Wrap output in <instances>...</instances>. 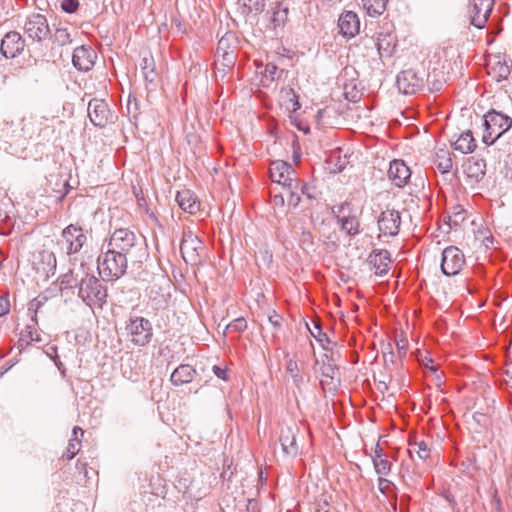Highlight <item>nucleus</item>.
<instances>
[{
	"instance_id": "25",
	"label": "nucleus",
	"mask_w": 512,
	"mask_h": 512,
	"mask_svg": "<svg viewBox=\"0 0 512 512\" xmlns=\"http://www.w3.org/2000/svg\"><path fill=\"white\" fill-rule=\"evenodd\" d=\"M281 108L292 117V114L300 109L299 97L296 92L290 88H282L279 96Z\"/></svg>"
},
{
	"instance_id": "1",
	"label": "nucleus",
	"mask_w": 512,
	"mask_h": 512,
	"mask_svg": "<svg viewBox=\"0 0 512 512\" xmlns=\"http://www.w3.org/2000/svg\"><path fill=\"white\" fill-rule=\"evenodd\" d=\"M108 248L131 260H138L144 254L143 242L126 228L116 229L111 234Z\"/></svg>"
},
{
	"instance_id": "24",
	"label": "nucleus",
	"mask_w": 512,
	"mask_h": 512,
	"mask_svg": "<svg viewBox=\"0 0 512 512\" xmlns=\"http://www.w3.org/2000/svg\"><path fill=\"white\" fill-rule=\"evenodd\" d=\"M368 263L371 266V269L374 270L375 275L382 276L383 274H386L391 263L388 251L379 250L372 252L369 255Z\"/></svg>"
},
{
	"instance_id": "53",
	"label": "nucleus",
	"mask_w": 512,
	"mask_h": 512,
	"mask_svg": "<svg viewBox=\"0 0 512 512\" xmlns=\"http://www.w3.org/2000/svg\"><path fill=\"white\" fill-rule=\"evenodd\" d=\"M376 455H382V448L380 447V445L377 443L373 449V455L372 456H376Z\"/></svg>"
},
{
	"instance_id": "39",
	"label": "nucleus",
	"mask_w": 512,
	"mask_h": 512,
	"mask_svg": "<svg viewBox=\"0 0 512 512\" xmlns=\"http://www.w3.org/2000/svg\"><path fill=\"white\" fill-rule=\"evenodd\" d=\"M341 226L342 229L345 230L348 234L354 235L359 232V220L358 216L356 214L349 215V216H343L341 218Z\"/></svg>"
},
{
	"instance_id": "9",
	"label": "nucleus",
	"mask_w": 512,
	"mask_h": 512,
	"mask_svg": "<svg viewBox=\"0 0 512 512\" xmlns=\"http://www.w3.org/2000/svg\"><path fill=\"white\" fill-rule=\"evenodd\" d=\"M487 73L497 82L506 80L512 68V61L505 54H489L486 62Z\"/></svg>"
},
{
	"instance_id": "5",
	"label": "nucleus",
	"mask_w": 512,
	"mask_h": 512,
	"mask_svg": "<svg viewBox=\"0 0 512 512\" xmlns=\"http://www.w3.org/2000/svg\"><path fill=\"white\" fill-rule=\"evenodd\" d=\"M512 126V119L500 112L490 111L484 116L485 132L482 140L492 145L502 134Z\"/></svg>"
},
{
	"instance_id": "22",
	"label": "nucleus",
	"mask_w": 512,
	"mask_h": 512,
	"mask_svg": "<svg viewBox=\"0 0 512 512\" xmlns=\"http://www.w3.org/2000/svg\"><path fill=\"white\" fill-rule=\"evenodd\" d=\"M96 54L90 47L80 46L74 50L72 62L80 71H88L94 65Z\"/></svg>"
},
{
	"instance_id": "27",
	"label": "nucleus",
	"mask_w": 512,
	"mask_h": 512,
	"mask_svg": "<svg viewBox=\"0 0 512 512\" xmlns=\"http://www.w3.org/2000/svg\"><path fill=\"white\" fill-rule=\"evenodd\" d=\"M176 201L182 210L190 214H195L200 207L199 201L197 200L193 192H191L188 189L178 191L176 195Z\"/></svg>"
},
{
	"instance_id": "31",
	"label": "nucleus",
	"mask_w": 512,
	"mask_h": 512,
	"mask_svg": "<svg viewBox=\"0 0 512 512\" xmlns=\"http://www.w3.org/2000/svg\"><path fill=\"white\" fill-rule=\"evenodd\" d=\"M195 370L190 365H180L171 374L174 385H183L192 381Z\"/></svg>"
},
{
	"instance_id": "42",
	"label": "nucleus",
	"mask_w": 512,
	"mask_h": 512,
	"mask_svg": "<svg viewBox=\"0 0 512 512\" xmlns=\"http://www.w3.org/2000/svg\"><path fill=\"white\" fill-rule=\"evenodd\" d=\"M76 468L79 470V475L87 480H91L98 476V472L94 468L87 469V463L81 460L77 461Z\"/></svg>"
},
{
	"instance_id": "26",
	"label": "nucleus",
	"mask_w": 512,
	"mask_h": 512,
	"mask_svg": "<svg viewBox=\"0 0 512 512\" xmlns=\"http://www.w3.org/2000/svg\"><path fill=\"white\" fill-rule=\"evenodd\" d=\"M296 433V426H287L281 430L280 442L283 452L287 455L297 454L298 447L296 442Z\"/></svg>"
},
{
	"instance_id": "41",
	"label": "nucleus",
	"mask_w": 512,
	"mask_h": 512,
	"mask_svg": "<svg viewBox=\"0 0 512 512\" xmlns=\"http://www.w3.org/2000/svg\"><path fill=\"white\" fill-rule=\"evenodd\" d=\"M46 301H47V297H45V296H39L37 298H34L32 301H30V303L28 305V310L32 312V320L35 323H37V313Z\"/></svg>"
},
{
	"instance_id": "38",
	"label": "nucleus",
	"mask_w": 512,
	"mask_h": 512,
	"mask_svg": "<svg viewBox=\"0 0 512 512\" xmlns=\"http://www.w3.org/2000/svg\"><path fill=\"white\" fill-rule=\"evenodd\" d=\"M375 471L378 474V480H385L384 477L390 471V463L382 455L372 456Z\"/></svg>"
},
{
	"instance_id": "32",
	"label": "nucleus",
	"mask_w": 512,
	"mask_h": 512,
	"mask_svg": "<svg viewBox=\"0 0 512 512\" xmlns=\"http://www.w3.org/2000/svg\"><path fill=\"white\" fill-rule=\"evenodd\" d=\"M376 46L381 56H389L396 47L395 38L391 34H380L377 37Z\"/></svg>"
},
{
	"instance_id": "21",
	"label": "nucleus",
	"mask_w": 512,
	"mask_h": 512,
	"mask_svg": "<svg viewBox=\"0 0 512 512\" xmlns=\"http://www.w3.org/2000/svg\"><path fill=\"white\" fill-rule=\"evenodd\" d=\"M411 176L409 167L402 160H394L388 169V178L397 187H403Z\"/></svg>"
},
{
	"instance_id": "13",
	"label": "nucleus",
	"mask_w": 512,
	"mask_h": 512,
	"mask_svg": "<svg viewBox=\"0 0 512 512\" xmlns=\"http://www.w3.org/2000/svg\"><path fill=\"white\" fill-rule=\"evenodd\" d=\"M494 5V0H472L468 12L471 25L483 28L489 18Z\"/></svg>"
},
{
	"instance_id": "10",
	"label": "nucleus",
	"mask_w": 512,
	"mask_h": 512,
	"mask_svg": "<svg viewBox=\"0 0 512 512\" xmlns=\"http://www.w3.org/2000/svg\"><path fill=\"white\" fill-rule=\"evenodd\" d=\"M465 265L463 252L455 246L444 249L441 260V270L446 276L457 275Z\"/></svg>"
},
{
	"instance_id": "50",
	"label": "nucleus",
	"mask_w": 512,
	"mask_h": 512,
	"mask_svg": "<svg viewBox=\"0 0 512 512\" xmlns=\"http://www.w3.org/2000/svg\"><path fill=\"white\" fill-rule=\"evenodd\" d=\"M281 320L282 318L277 314L269 317V321L274 327H279L281 324Z\"/></svg>"
},
{
	"instance_id": "33",
	"label": "nucleus",
	"mask_w": 512,
	"mask_h": 512,
	"mask_svg": "<svg viewBox=\"0 0 512 512\" xmlns=\"http://www.w3.org/2000/svg\"><path fill=\"white\" fill-rule=\"evenodd\" d=\"M286 372L290 375L292 378V381L294 385L298 388L301 387L302 384L305 382V377L301 373V369L294 359H288L287 365H286Z\"/></svg>"
},
{
	"instance_id": "29",
	"label": "nucleus",
	"mask_w": 512,
	"mask_h": 512,
	"mask_svg": "<svg viewBox=\"0 0 512 512\" xmlns=\"http://www.w3.org/2000/svg\"><path fill=\"white\" fill-rule=\"evenodd\" d=\"M408 453L413 460L426 461L431 457V447L425 441H414L409 443Z\"/></svg>"
},
{
	"instance_id": "4",
	"label": "nucleus",
	"mask_w": 512,
	"mask_h": 512,
	"mask_svg": "<svg viewBox=\"0 0 512 512\" xmlns=\"http://www.w3.org/2000/svg\"><path fill=\"white\" fill-rule=\"evenodd\" d=\"M56 257L48 250L38 251L32 256L33 279L37 285L43 284L56 272Z\"/></svg>"
},
{
	"instance_id": "52",
	"label": "nucleus",
	"mask_w": 512,
	"mask_h": 512,
	"mask_svg": "<svg viewBox=\"0 0 512 512\" xmlns=\"http://www.w3.org/2000/svg\"><path fill=\"white\" fill-rule=\"evenodd\" d=\"M392 482H383V481H380L379 482V489L381 490V492L385 493L386 489L389 488V485L391 484Z\"/></svg>"
},
{
	"instance_id": "18",
	"label": "nucleus",
	"mask_w": 512,
	"mask_h": 512,
	"mask_svg": "<svg viewBox=\"0 0 512 512\" xmlns=\"http://www.w3.org/2000/svg\"><path fill=\"white\" fill-rule=\"evenodd\" d=\"M236 5L242 18L252 22L264 11L266 3L265 0H237Z\"/></svg>"
},
{
	"instance_id": "43",
	"label": "nucleus",
	"mask_w": 512,
	"mask_h": 512,
	"mask_svg": "<svg viewBox=\"0 0 512 512\" xmlns=\"http://www.w3.org/2000/svg\"><path fill=\"white\" fill-rule=\"evenodd\" d=\"M143 73L145 75V78L149 81H153L154 76V62L152 58H143L142 64H141Z\"/></svg>"
},
{
	"instance_id": "3",
	"label": "nucleus",
	"mask_w": 512,
	"mask_h": 512,
	"mask_svg": "<svg viewBox=\"0 0 512 512\" xmlns=\"http://www.w3.org/2000/svg\"><path fill=\"white\" fill-rule=\"evenodd\" d=\"M97 264L102 279L112 281L124 275L127 268V258L108 248L105 253L98 257Z\"/></svg>"
},
{
	"instance_id": "30",
	"label": "nucleus",
	"mask_w": 512,
	"mask_h": 512,
	"mask_svg": "<svg viewBox=\"0 0 512 512\" xmlns=\"http://www.w3.org/2000/svg\"><path fill=\"white\" fill-rule=\"evenodd\" d=\"M454 150L459 151L463 154H468L474 151L476 148L475 139L471 131L461 133L458 138L452 143Z\"/></svg>"
},
{
	"instance_id": "45",
	"label": "nucleus",
	"mask_w": 512,
	"mask_h": 512,
	"mask_svg": "<svg viewBox=\"0 0 512 512\" xmlns=\"http://www.w3.org/2000/svg\"><path fill=\"white\" fill-rule=\"evenodd\" d=\"M247 328V322L244 318H237L226 326L227 330L242 332Z\"/></svg>"
},
{
	"instance_id": "19",
	"label": "nucleus",
	"mask_w": 512,
	"mask_h": 512,
	"mask_svg": "<svg viewBox=\"0 0 512 512\" xmlns=\"http://www.w3.org/2000/svg\"><path fill=\"white\" fill-rule=\"evenodd\" d=\"M88 116L95 126L104 127L110 119L108 105L101 100H91L88 104Z\"/></svg>"
},
{
	"instance_id": "16",
	"label": "nucleus",
	"mask_w": 512,
	"mask_h": 512,
	"mask_svg": "<svg viewBox=\"0 0 512 512\" xmlns=\"http://www.w3.org/2000/svg\"><path fill=\"white\" fill-rule=\"evenodd\" d=\"M215 68L217 71L225 73L226 69L234 66L236 55L233 49H230L229 41L227 38L222 37L217 46Z\"/></svg>"
},
{
	"instance_id": "17",
	"label": "nucleus",
	"mask_w": 512,
	"mask_h": 512,
	"mask_svg": "<svg viewBox=\"0 0 512 512\" xmlns=\"http://www.w3.org/2000/svg\"><path fill=\"white\" fill-rule=\"evenodd\" d=\"M24 30L28 37L32 39L39 41L45 39L49 34L46 17L42 14H33L25 23Z\"/></svg>"
},
{
	"instance_id": "8",
	"label": "nucleus",
	"mask_w": 512,
	"mask_h": 512,
	"mask_svg": "<svg viewBox=\"0 0 512 512\" xmlns=\"http://www.w3.org/2000/svg\"><path fill=\"white\" fill-rule=\"evenodd\" d=\"M126 331L129 340L136 346L147 345L153 335L151 323L143 317L132 319Z\"/></svg>"
},
{
	"instance_id": "6",
	"label": "nucleus",
	"mask_w": 512,
	"mask_h": 512,
	"mask_svg": "<svg viewBox=\"0 0 512 512\" xmlns=\"http://www.w3.org/2000/svg\"><path fill=\"white\" fill-rule=\"evenodd\" d=\"M79 296L90 307H101L105 302L107 294L96 277L87 275L81 280Z\"/></svg>"
},
{
	"instance_id": "36",
	"label": "nucleus",
	"mask_w": 512,
	"mask_h": 512,
	"mask_svg": "<svg viewBox=\"0 0 512 512\" xmlns=\"http://www.w3.org/2000/svg\"><path fill=\"white\" fill-rule=\"evenodd\" d=\"M260 73V85L263 87H268L276 79L278 74V68L276 65L272 63H267L264 70L261 71Z\"/></svg>"
},
{
	"instance_id": "15",
	"label": "nucleus",
	"mask_w": 512,
	"mask_h": 512,
	"mask_svg": "<svg viewBox=\"0 0 512 512\" xmlns=\"http://www.w3.org/2000/svg\"><path fill=\"white\" fill-rule=\"evenodd\" d=\"M401 224L400 213L394 209H386L378 218L379 236H395Z\"/></svg>"
},
{
	"instance_id": "34",
	"label": "nucleus",
	"mask_w": 512,
	"mask_h": 512,
	"mask_svg": "<svg viewBox=\"0 0 512 512\" xmlns=\"http://www.w3.org/2000/svg\"><path fill=\"white\" fill-rule=\"evenodd\" d=\"M435 164L442 173L449 172L452 168L450 152L445 148L438 149L436 152Z\"/></svg>"
},
{
	"instance_id": "35",
	"label": "nucleus",
	"mask_w": 512,
	"mask_h": 512,
	"mask_svg": "<svg viewBox=\"0 0 512 512\" xmlns=\"http://www.w3.org/2000/svg\"><path fill=\"white\" fill-rule=\"evenodd\" d=\"M388 0H362L363 7L370 16L380 15L386 8Z\"/></svg>"
},
{
	"instance_id": "46",
	"label": "nucleus",
	"mask_w": 512,
	"mask_h": 512,
	"mask_svg": "<svg viewBox=\"0 0 512 512\" xmlns=\"http://www.w3.org/2000/svg\"><path fill=\"white\" fill-rule=\"evenodd\" d=\"M79 7L78 0H62L61 1V8L63 11L67 13H74L77 11Z\"/></svg>"
},
{
	"instance_id": "40",
	"label": "nucleus",
	"mask_w": 512,
	"mask_h": 512,
	"mask_svg": "<svg viewBox=\"0 0 512 512\" xmlns=\"http://www.w3.org/2000/svg\"><path fill=\"white\" fill-rule=\"evenodd\" d=\"M504 375L506 384L512 387V345L508 347L506 352Z\"/></svg>"
},
{
	"instance_id": "12",
	"label": "nucleus",
	"mask_w": 512,
	"mask_h": 512,
	"mask_svg": "<svg viewBox=\"0 0 512 512\" xmlns=\"http://www.w3.org/2000/svg\"><path fill=\"white\" fill-rule=\"evenodd\" d=\"M269 172L270 178L273 182L278 183L289 190L294 186H297V181L293 178L294 170L287 162L281 160L272 162Z\"/></svg>"
},
{
	"instance_id": "23",
	"label": "nucleus",
	"mask_w": 512,
	"mask_h": 512,
	"mask_svg": "<svg viewBox=\"0 0 512 512\" xmlns=\"http://www.w3.org/2000/svg\"><path fill=\"white\" fill-rule=\"evenodd\" d=\"M338 26L343 36L351 38L359 33L360 21L357 14L352 11H347L340 15Z\"/></svg>"
},
{
	"instance_id": "28",
	"label": "nucleus",
	"mask_w": 512,
	"mask_h": 512,
	"mask_svg": "<svg viewBox=\"0 0 512 512\" xmlns=\"http://www.w3.org/2000/svg\"><path fill=\"white\" fill-rule=\"evenodd\" d=\"M84 434V431L78 427L75 426L72 430V437L68 442V445L66 447V451L62 454V458L66 460L73 459L80 451L81 449V438Z\"/></svg>"
},
{
	"instance_id": "47",
	"label": "nucleus",
	"mask_w": 512,
	"mask_h": 512,
	"mask_svg": "<svg viewBox=\"0 0 512 512\" xmlns=\"http://www.w3.org/2000/svg\"><path fill=\"white\" fill-rule=\"evenodd\" d=\"M419 361L425 368H428L433 372L437 370L434 360L432 358H430L429 356L425 355L424 357L419 359Z\"/></svg>"
},
{
	"instance_id": "51",
	"label": "nucleus",
	"mask_w": 512,
	"mask_h": 512,
	"mask_svg": "<svg viewBox=\"0 0 512 512\" xmlns=\"http://www.w3.org/2000/svg\"><path fill=\"white\" fill-rule=\"evenodd\" d=\"M214 373H215L219 378H221V379H223V380H227V375H226V371H225V370H223V369H221V368H219V367L215 366V367H214Z\"/></svg>"
},
{
	"instance_id": "49",
	"label": "nucleus",
	"mask_w": 512,
	"mask_h": 512,
	"mask_svg": "<svg viewBox=\"0 0 512 512\" xmlns=\"http://www.w3.org/2000/svg\"><path fill=\"white\" fill-rule=\"evenodd\" d=\"M398 352L400 356H404L406 354V350L408 348V342L405 339H400L396 343Z\"/></svg>"
},
{
	"instance_id": "2",
	"label": "nucleus",
	"mask_w": 512,
	"mask_h": 512,
	"mask_svg": "<svg viewBox=\"0 0 512 512\" xmlns=\"http://www.w3.org/2000/svg\"><path fill=\"white\" fill-rule=\"evenodd\" d=\"M426 81L436 90L447 81L451 70V63L448 59L447 52L442 50L435 52L429 56L425 65Z\"/></svg>"
},
{
	"instance_id": "11",
	"label": "nucleus",
	"mask_w": 512,
	"mask_h": 512,
	"mask_svg": "<svg viewBox=\"0 0 512 512\" xmlns=\"http://www.w3.org/2000/svg\"><path fill=\"white\" fill-rule=\"evenodd\" d=\"M424 79V71L417 72L414 69H406L398 74L396 85L400 92L413 94L422 87Z\"/></svg>"
},
{
	"instance_id": "44",
	"label": "nucleus",
	"mask_w": 512,
	"mask_h": 512,
	"mask_svg": "<svg viewBox=\"0 0 512 512\" xmlns=\"http://www.w3.org/2000/svg\"><path fill=\"white\" fill-rule=\"evenodd\" d=\"M77 285V279L74 277L72 272L66 273L61 276L60 288H73Z\"/></svg>"
},
{
	"instance_id": "20",
	"label": "nucleus",
	"mask_w": 512,
	"mask_h": 512,
	"mask_svg": "<svg viewBox=\"0 0 512 512\" xmlns=\"http://www.w3.org/2000/svg\"><path fill=\"white\" fill-rule=\"evenodd\" d=\"M24 48V41L17 32L7 33L1 42V52L6 58H14Z\"/></svg>"
},
{
	"instance_id": "14",
	"label": "nucleus",
	"mask_w": 512,
	"mask_h": 512,
	"mask_svg": "<svg viewBox=\"0 0 512 512\" xmlns=\"http://www.w3.org/2000/svg\"><path fill=\"white\" fill-rule=\"evenodd\" d=\"M86 239L82 228L75 225L67 226L62 232V244L65 246L68 254L79 252Z\"/></svg>"
},
{
	"instance_id": "48",
	"label": "nucleus",
	"mask_w": 512,
	"mask_h": 512,
	"mask_svg": "<svg viewBox=\"0 0 512 512\" xmlns=\"http://www.w3.org/2000/svg\"><path fill=\"white\" fill-rule=\"evenodd\" d=\"M9 308V301L3 297H0V317L7 314L9 312Z\"/></svg>"
},
{
	"instance_id": "37",
	"label": "nucleus",
	"mask_w": 512,
	"mask_h": 512,
	"mask_svg": "<svg viewBox=\"0 0 512 512\" xmlns=\"http://www.w3.org/2000/svg\"><path fill=\"white\" fill-rule=\"evenodd\" d=\"M465 171L469 177H481L485 174V164L480 160L469 159L465 164Z\"/></svg>"
},
{
	"instance_id": "54",
	"label": "nucleus",
	"mask_w": 512,
	"mask_h": 512,
	"mask_svg": "<svg viewBox=\"0 0 512 512\" xmlns=\"http://www.w3.org/2000/svg\"><path fill=\"white\" fill-rule=\"evenodd\" d=\"M31 339H32V340H36V341H39V340H40L38 336H37L36 338H33V337L31 336Z\"/></svg>"
},
{
	"instance_id": "7",
	"label": "nucleus",
	"mask_w": 512,
	"mask_h": 512,
	"mask_svg": "<svg viewBox=\"0 0 512 512\" xmlns=\"http://www.w3.org/2000/svg\"><path fill=\"white\" fill-rule=\"evenodd\" d=\"M182 258L188 264L195 265L200 262L204 252V244L191 230H184L180 245Z\"/></svg>"
}]
</instances>
